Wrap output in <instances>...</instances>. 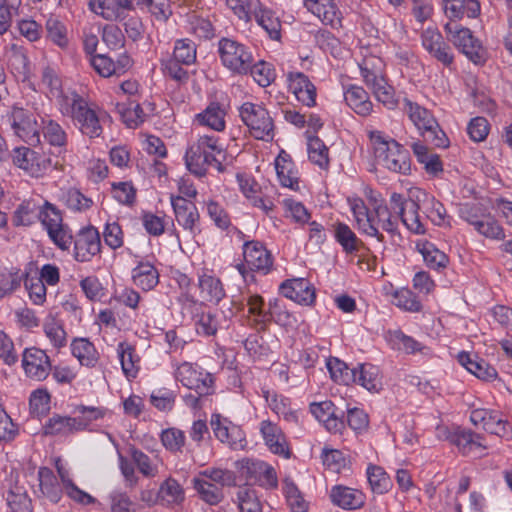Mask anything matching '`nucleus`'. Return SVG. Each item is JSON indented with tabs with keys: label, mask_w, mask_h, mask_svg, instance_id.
<instances>
[{
	"label": "nucleus",
	"mask_w": 512,
	"mask_h": 512,
	"mask_svg": "<svg viewBox=\"0 0 512 512\" xmlns=\"http://www.w3.org/2000/svg\"><path fill=\"white\" fill-rule=\"evenodd\" d=\"M225 152L218 138L209 135L200 136L186 151L185 163L188 170L198 177L204 176L209 168L224 171Z\"/></svg>",
	"instance_id": "f257e3e1"
},
{
	"label": "nucleus",
	"mask_w": 512,
	"mask_h": 512,
	"mask_svg": "<svg viewBox=\"0 0 512 512\" xmlns=\"http://www.w3.org/2000/svg\"><path fill=\"white\" fill-rule=\"evenodd\" d=\"M368 137L374 156L381 165L395 173L410 172V155L401 144L377 130L368 131Z\"/></svg>",
	"instance_id": "f03ea898"
},
{
	"label": "nucleus",
	"mask_w": 512,
	"mask_h": 512,
	"mask_svg": "<svg viewBox=\"0 0 512 512\" xmlns=\"http://www.w3.org/2000/svg\"><path fill=\"white\" fill-rule=\"evenodd\" d=\"M61 111L63 115L71 117L74 125L83 135L97 138L102 134L103 128L100 123L102 110L83 97L74 94L70 101H66Z\"/></svg>",
	"instance_id": "7ed1b4c3"
},
{
	"label": "nucleus",
	"mask_w": 512,
	"mask_h": 512,
	"mask_svg": "<svg viewBox=\"0 0 512 512\" xmlns=\"http://www.w3.org/2000/svg\"><path fill=\"white\" fill-rule=\"evenodd\" d=\"M361 75L365 84L372 90L376 99L388 109H394L397 105L395 92L387 83L384 76V62L380 57L370 55L360 64Z\"/></svg>",
	"instance_id": "20e7f679"
},
{
	"label": "nucleus",
	"mask_w": 512,
	"mask_h": 512,
	"mask_svg": "<svg viewBox=\"0 0 512 512\" xmlns=\"http://www.w3.org/2000/svg\"><path fill=\"white\" fill-rule=\"evenodd\" d=\"M403 111L420 131L425 141L438 148H447L449 139L432 113L408 98L403 100Z\"/></svg>",
	"instance_id": "39448f33"
},
{
	"label": "nucleus",
	"mask_w": 512,
	"mask_h": 512,
	"mask_svg": "<svg viewBox=\"0 0 512 512\" xmlns=\"http://www.w3.org/2000/svg\"><path fill=\"white\" fill-rule=\"evenodd\" d=\"M239 116L255 139L264 141L273 139L274 122L265 107L245 102L239 108Z\"/></svg>",
	"instance_id": "423d86ee"
},
{
	"label": "nucleus",
	"mask_w": 512,
	"mask_h": 512,
	"mask_svg": "<svg viewBox=\"0 0 512 512\" xmlns=\"http://www.w3.org/2000/svg\"><path fill=\"white\" fill-rule=\"evenodd\" d=\"M38 219L52 242L61 250H69L73 236L69 227L63 223L62 214L55 205L46 201L39 208Z\"/></svg>",
	"instance_id": "0eeeda50"
},
{
	"label": "nucleus",
	"mask_w": 512,
	"mask_h": 512,
	"mask_svg": "<svg viewBox=\"0 0 512 512\" xmlns=\"http://www.w3.org/2000/svg\"><path fill=\"white\" fill-rule=\"evenodd\" d=\"M218 53L222 64L235 74H248L254 62L250 49L230 38H222L218 42Z\"/></svg>",
	"instance_id": "6e6552de"
},
{
	"label": "nucleus",
	"mask_w": 512,
	"mask_h": 512,
	"mask_svg": "<svg viewBox=\"0 0 512 512\" xmlns=\"http://www.w3.org/2000/svg\"><path fill=\"white\" fill-rule=\"evenodd\" d=\"M444 30L447 39L472 62L478 64L485 60V49L470 29L455 21H449L445 24Z\"/></svg>",
	"instance_id": "1a4fd4ad"
},
{
	"label": "nucleus",
	"mask_w": 512,
	"mask_h": 512,
	"mask_svg": "<svg viewBox=\"0 0 512 512\" xmlns=\"http://www.w3.org/2000/svg\"><path fill=\"white\" fill-rule=\"evenodd\" d=\"M183 309H189L193 313L196 333L200 336H215L221 327L222 317L217 310L203 309V302L198 303L192 296H182Z\"/></svg>",
	"instance_id": "9d476101"
},
{
	"label": "nucleus",
	"mask_w": 512,
	"mask_h": 512,
	"mask_svg": "<svg viewBox=\"0 0 512 512\" xmlns=\"http://www.w3.org/2000/svg\"><path fill=\"white\" fill-rule=\"evenodd\" d=\"M175 378L186 388L194 390L199 396L213 393L212 374L196 364L189 362L180 364L175 371Z\"/></svg>",
	"instance_id": "9b49d317"
},
{
	"label": "nucleus",
	"mask_w": 512,
	"mask_h": 512,
	"mask_svg": "<svg viewBox=\"0 0 512 512\" xmlns=\"http://www.w3.org/2000/svg\"><path fill=\"white\" fill-rule=\"evenodd\" d=\"M244 264L238 267L239 271L248 267L251 271L267 275L273 270L274 258L264 243L251 240L243 244Z\"/></svg>",
	"instance_id": "f8f14e48"
},
{
	"label": "nucleus",
	"mask_w": 512,
	"mask_h": 512,
	"mask_svg": "<svg viewBox=\"0 0 512 512\" xmlns=\"http://www.w3.org/2000/svg\"><path fill=\"white\" fill-rule=\"evenodd\" d=\"M8 123L14 134L24 142L33 146L40 143L37 121L31 112L13 107L8 115Z\"/></svg>",
	"instance_id": "ddd939ff"
},
{
	"label": "nucleus",
	"mask_w": 512,
	"mask_h": 512,
	"mask_svg": "<svg viewBox=\"0 0 512 512\" xmlns=\"http://www.w3.org/2000/svg\"><path fill=\"white\" fill-rule=\"evenodd\" d=\"M22 367L25 375L35 381L45 380L51 371L49 356L44 350L36 347L23 351Z\"/></svg>",
	"instance_id": "4468645a"
},
{
	"label": "nucleus",
	"mask_w": 512,
	"mask_h": 512,
	"mask_svg": "<svg viewBox=\"0 0 512 512\" xmlns=\"http://www.w3.org/2000/svg\"><path fill=\"white\" fill-rule=\"evenodd\" d=\"M72 243H74V257L79 262L90 261L101 251L100 234L93 226L81 228Z\"/></svg>",
	"instance_id": "2eb2a0df"
},
{
	"label": "nucleus",
	"mask_w": 512,
	"mask_h": 512,
	"mask_svg": "<svg viewBox=\"0 0 512 512\" xmlns=\"http://www.w3.org/2000/svg\"><path fill=\"white\" fill-rule=\"evenodd\" d=\"M170 200L177 223L193 236L200 233V215L196 205L182 196L171 195Z\"/></svg>",
	"instance_id": "dca6fc26"
},
{
	"label": "nucleus",
	"mask_w": 512,
	"mask_h": 512,
	"mask_svg": "<svg viewBox=\"0 0 512 512\" xmlns=\"http://www.w3.org/2000/svg\"><path fill=\"white\" fill-rule=\"evenodd\" d=\"M211 427L215 437L231 449L239 450L245 447L246 440L242 430L227 419L221 418L219 414L212 415Z\"/></svg>",
	"instance_id": "f3484780"
},
{
	"label": "nucleus",
	"mask_w": 512,
	"mask_h": 512,
	"mask_svg": "<svg viewBox=\"0 0 512 512\" xmlns=\"http://www.w3.org/2000/svg\"><path fill=\"white\" fill-rule=\"evenodd\" d=\"M348 202L357 228L368 236L376 237L382 241L383 235L379 232L374 208L369 210L361 198H349Z\"/></svg>",
	"instance_id": "a211bd4d"
},
{
	"label": "nucleus",
	"mask_w": 512,
	"mask_h": 512,
	"mask_svg": "<svg viewBox=\"0 0 512 512\" xmlns=\"http://www.w3.org/2000/svg\"><path fill=\"white\" fill-rule=\"evenodd\" d=\"M13 163L33 177L42 176L51 166L46 159L28 147H17L13 151Z\"/></svg>",
	"instance_id": "6ab92c4d"
},
{
	"label": "nucleus",
	"mask_w": 512,
	"mask_h": 512,
	"mask_svg": "<svg viewBox=\"0 0 512 512\" xmlns=\"http://www.w3.org/2000/svg\"><path fill=\"white\" fill-rule=\"evenodd\" d=\"M260 433L268 449L275 455L290 458L291 450L282 429L270 420L260 423Z\"/></svg>",
	"instance_id": "aec40b11"
},
{
	"label": "nucleus",
	"mask_w": 512,
	"mask_h": 512,
	"mask_svg": "<svg viewBox=\"0 0 512 512\" xmlns=\"http://www.w3.org/2000/svg\"><path fill=\"white\" fill-rule=\"evenodd\" d=\"M288 89L294 94L297 101L307 107L316 105V87L302 72L287 73Z\"/></svg>",
	"instance_id": "412c9836"
},
{
	"label": "nucleus",
	"mask_w": 512,
	"mask_h": 512,
	"mask_svg": "<svg viewBox=\"0 0 512 512\" xmlns=\"http://www.w3.org/2000/svg\"><path fill=\"white\" fill-rule=\"evenodd\" d=\"M88 7L107 21L123 19L126 11L134 9L132 0H89Z\"/></svg>",
	"instance_id": "4be33fe9"
},
{
	"label": "nucleus",
	"mask_w": 512,
	"mask_h": 512,
	"mask_svg": "<svg viewBox=\"0 0 512 512\" xmlns=\"http://www.w3.org/2000/svg\"><path fill=\"white\" fill-rule=\"evenodd\" d=\"M283 296L299 304L311 305L315 300V289L305 278L286 280L280 286Z\"/></svg>",
	"instance_id": "5701e85b"
},
{
	"label": "nucleus",
	"mask_w": 512,
	"mask_h": 512,
	"mask_svg": "<svg viewBox=\"0 0 512 512\" xmlns=\"http://www.w3.org/2000/svg\"><path fill=\"white\" fill-rule=\"evenodd\" d=\"M243 469L246 471L247 478L258 482L261 486L267 488L277 487V475L275 469L264 461L246 460Z\"/></svg>",
	"instance_id": "b1692460"
},
{
	"label": "nucleus",
	"mask_w": 512,
	"mask_h": 512,
	"mask_svg": "<svg viewBox=\"0 0 512 512\" xmlns=\"http://www.w3.org/2000/svg\"><path fill=\"white\" fill-rule=\"evenodd\" d=\"M159 271L153 263L147 260H139L131 271V279L135 286L148 292L159 283Z\"/></svg>",
	"instance_id": "393cba45"
},
{
	"label": "nucleus",
	"mask_w": 512,
	"mask_h": 512,
	"mask_svg": "<svg viewBox=\"0 0 512 512\" xmlns=\"http://www.w3.org/2000/svg\"><path fill=\"white\" fill-rule=\"evenodd\" d=\"M84 422L75 417L54 414L43 425V434L46 436H64L83 430Z\"/></svg>",
	"instance_id": "a878e982"
},
{
	"label": "nucleus",
	"mask_w": 512,
	"mask_h": 512,
	"mask_svg": "<svg viewBox=\"0 0 512 512\" xmlns=\"http://www.w3.org/2000/svg\"><path fill=\"white\" fill-rule=\"evenodd\" d=\"M305 6L324 24L333 28L342 26L340 12L333 0H305Z\"/></svg>",
	"instance_id": "bb28decb"
},
{
	"label": "nucleus",
	"mask_w": 512,
	"mask_h": 512,
	"mask_svg": "<svg viewBox=\"0 0 512 512\" xmlns=\"http://www.w3.org/2000/svg\"><path fill=\"white\" fill-rule=\"evenodd\" d=\"M458 362L479 379L492 381L497 378L496 369L475 354L460 352Z\"/></svg>",
	"instance_id": "cd10ccee"
},
{
	"label": "nucleus",
	"mask_w": 512,
	"mask_h": 512,
	"mask_svg": "<svg viewBox=\"0 0 512 512\" xmlns=\"http://www.w3.org/2000/svg\"><path fill=\"white\" fill-rule=\"evenodd\" d=\"M330 498L333 504L347 510L361 508L364 505V494L356 489L337 485L331 489Z\"/></svg>",
	"instance_id": "c85d7f7f"
},
{
	"label": "nucleus",
	"mask_w": 512,
	"mask_h": 512,
	"mask_svg": "<svg viewBox=\"0 0 512 512\" xmlns=\"http://www.w3.org/2000/svg\"><path fill=\"white\" fill-rule=\"evenodd\" d=\"M252 16L272 40H279L281 37V21L275 12L257 1Z\"/></svg>",
	"instance_id": "c756f323"
},
{
	"label": "nucleus",
	"mask_w": 512,
	"mask_h": 512,
	"mask_svg": "<svg viewBox=\"0 0 512 512\" xmlns=\"http://www.w3.org/2000/svg\"><path fill=\"white\" fill-rule=\"evenodd\" d=\"M352 381L370 392H379L382 388L379 368L372 364H359L353 368Z\"/></svg>",
	"instance_id": "7c9ffc66"
},
{
	"label": "nucleus",
	"mask_w": 512,
	"mask_h": 512,
	"mask_svg": "<svg viewBox=\"0 0 512 512\" xmlns=\"http://www.w3.org/2000/svg\"><path fill=\"white\" fill-rule=\"evenodd\" d=\"M275 169L278 179L283 187L294 191L299 189L298 172L288 154L282 151L275 160Z\"/></svg>",
	"instance_id": "2f4dec72"
},
{
	"label": "nucleus",
	"mask_w": 512,
	"mask_h": 512,
	"mask_svg": "<svg viewBox=\"0 0 512 512\" xmlns=\"http://www.w3.org/2000/svg\"><path fill=\"white\" fill-rule=\"evenodd\" d=\"M347 105L358 115L368 116L372 112L373 104L364 88L350 85L344 92Z\"/></svg>",
	"instance_id": "473e14b6"
},
{
	"label": "nucleus",
	"mask_w": 512,
	"mask_h": 512,
	"mask_svg": "<svg viewBox=\"0 0 512 512\" xmlns=\"http://www.w3.org/2000/svg\"><path fill=\"white\" fill-rule=\"evenodd\" d=\"M410 147L417 161L423 165L425 171L430 175H438L443 171V164L439 155L432 152L426 145L419 140L413 141Z\"/></svg>",
	"instance_id": "72a5a7b5"
},
{
	"label": "nucleus",
	"mask_w": 512,
	"mask_h": 512,
	"mask_svg": "<svg viewBox=\"0 0 512 512\" xmlns=\"http://www.w3.org/2000/svg\"><path fill=\"white\" fill-rule=\"evenodd\" d=\"M198 288L202 301L219 303L225 297L221 280L210 274H202L198 279Z\"/></svg>",
	"instance_id": "f704fd0d"
},
{
	"label": "nucleus",
	"mask_w": 512,
	"mask_h": 512,
	"mask_svg": "<svg viewBox=\"0 0 512 512\" xmlns=\"http://www.w3.org/2000/svg\"><path fill=\"white\" fill-rule=\"evenodd\" d=\"M117 355L124 375L134 379L140 370V357L134 346L128 342H120L117 346Z\"/></svg>",
	"instance_id": "c9c22d12"
},
{
	"label": "nucleus",
	"mask_w": 512,
	"mask_h": 512,
	"mask_svg": "<svg viewBox=\"0 0 512 512\" xmlns=\"http://www.w3.org/2000/svg\"><path fill=\"white\" fill-rule=\"evenodd\" d=\"M39 487L42 494L53 503H58L62 496V488L54 472L48 467L38 470Z\"/></svg>",
	"instance_id": "e433bc0d"
},
{
	"label": "nucleus",
	"mask_w": 512,
	"mask_h": 512,
	"mask_svg": "<svg viewBox=\"0 0 512 512\" xmlns=\"http://www.w3.org/2000/svg\"><path fill=\"white\" fill-rule=\"evenodd\" d=\"M248 316L255 326L264 328L272 318V302L269 303V309H264V299L257 294H251L247 297Z\"/></svg>",
	"instance_id": "4c0bfd02"
},
{
	"label": "nucleus",
	"mask_w": 512,
	"mask_h": 512,
	"mask_svg": "<svg viewBox=\"0 0 512 512\" xmlns=\"http://www.w3.org/2000/svg\"><path fill=\"white\" fill-rule=\"evenodd\" d=\"M263 396L268 406L274 413H276L278 416H282L283 419L288 423H298V415L295 411L291 410L290 401L288 398L276 393H270L268 390L263 391Z\"/></svg>",
	"instance_id": "58836bf2"
},
{
	"label": "nucleus",
	"mask_w": 512,
	"mask_h": 512,
	"mask_svg": "<svg viewBox=\"0 0 512 512\" xmlns=\"http://www.w3.org/2000/svg\"><path fill=\"white\" fill-rule=\"evenodd\" d=\"M71 350L74 357L78 359L81 365L86 367H95L99 361V353L94 344L86 338L75 339L71 344Z\"/></svg>",
	"instance_id": "ea45409f"
},
{
	"label": "nucleus",
	"mask_w": 512,
	"mask_h": 512,
	"mask_svg": "<svg viewBox=\"0 0 512 512\" xmlns=\"http://www.w3.org/2000/svg\"><path fill=\"white\" fill-rule=\"evenodd\" d=\"M417 250L422 255L425 264L434 270H441L449 263L448 256L440 251L433 243L428 241L418 242Z\"/></svg>",
	"instance_id": "a19ab883"
},
{
	"label": "nucleus",
	"mask_w": 512,
	"mask_h": 512,
	"mask_svg": "<svg viewBox=\"0 0 512 512\" xmlns=\"http://www.w3.org/2000/svg\"><path fill=\"white\" fill-rule=\"evenodd\" d=\"M225 110L218 103H211L203 112L196 115V121L201 126H207L215 131L225 129Z\"/></svg>",
	"instance_id": "79ce46f5"
},
{
	"label": "nucleus",
	"mask_w": 512,
	"mask_h": 512,
	"mask_svg": "<svg viewBox=\"0 0 512 512\" xmlns=\"http://www.w3.org/2000/svg\"><path fill=\"white\" fill-rule=\"evenodd\" d=\"M193 486L200 498L209 505H217L224 499L223 489L200 475L193 479Z\"/></svg>",
	"instance_id": "37998d69"
},
{
	"label": "nucleus",
	"mask_w": 512,
	"mask_h": 512,
	"mask_svg": "<svg viewBox=\"0 0 512 512\" xmlns=\"http://www.w3.org/2000/svg\"><path fill=\"white\" fill-rule=\"evenodd\" d=\"M420 206L418 202L408 199L406 205L401 208L399 217L406 228L415 234H424L425 227L419 215Z\"/></svg>",
	"instance_id": "c03bdc74"
},
{
	"label": "nucleus",
	"mask_w": 512,
	"mask_h": 512,
	"mask_svg": "<svg viewBox=\"0 0 512 512\" xmlns=\"http://www.w3.org/2000/svg\"><path fill=\"white\" fill-rule=\"evenodd\" d=\"M333 232L336 241L346 253L351 254L359 250L362 242L347 224L343 222L335 223Z\"/></svg>",
	"instance_id": "a18cd8bd"
},
{
	"label": "nucleus",
	"mask_w": 512,
	"mask_h": 512,
	"mask_svg": "<svg viewBox=\"0 0 512 512\" xmlns=\"http://www.w3.org/2000/svg\"><path fill=\"white\" fill-rule=\"evenodd\" d=\"M448 439L464 455L469 454L475 448H485L480 442L481 436L472 431L458 429L451 433Z\"/></svg>",
	"instance_id": "49530a36"
},
{
	"label": "nucleus",
	"mask_w": 512,
	"mask_h": 512,
	"mask_svg": "<svg viewBox=\"0 0 512 512\" xmlns=\"http://www.w3.org/2000/svg\"><path fill=\"white\" fill-rule=\"evenodd\" d=\"M309 160L323 170L329 167V149L317 136H309L307 141Z\"/></svg>",
	"instance_id": "de8ad7c7"
},
{
	"label": "nucleus",
	"mask_w": 512,
	"mask_h": 512,
	"mask_svg": "<svg viewBox=\"0 0 512 512\" xmlns=\"http://www.w3.org/2000/svg\"><path fill=\"white\" fill-rule=\"evenodd\" d=\"M158 497L164 505L179 504L184 500V490L177 480L168 478L160 485Z\"/></svg>",
	"instance_id": "09e8293b"
},
{
	"label": "nucleus",
	"mask_w": 512,
	"mask_h": 512,
	"mask_svg": "<svg viewBox=\"0 0 512 512\" xmlns=\"http://www.w3.org/2000/svg\"><path fill=\"white\" fill-rule=\"evenodd\" d=\"M6 501L11 512H33L32 500L23 487H12L7 493Z\"/></svg>",
	"instance_id": "8fccbe9b"
},
{
	"label": "nucleus",
	"mask_w": 512,
	"mask_h": 512,
	"mask_svg": "<svg viewBox=\"0 0 512 512\" xmlns=\"http://www.w3.org/2000/svg\"><path fill=\"white\" fill-rule=\"evenodd\" d=\"M168 57L186 66H190L196 62V45L188 38L178 39L175 41L172 55Z\"/></svg>",
	"instance_id": "3c124183"
},
{
	"label": "nucleus",
	"mask_w": 512,
	"mask_h": 512,
	"mask_svg": "<svg viewBox=\"0 0 512 512\" xmlns=\"http://www.w3.org/2000/svg\"><path fill=\"white\" fill-rule=\"evenodd\" d=\"M137 5L146 8L158 21L166 22L172 15L170 0H137Z\"/></svg>",
	"instance_id": "603ef678"
},
{
	"label": "nucleus",
	"mask_w": 512,
	"mask_h": 512,
	"mask_svg": "<svg viewBox=\"0 0 512 512\" xmlns=\"http://www.w3.org/2000/svg\"><path fill=\"white\" fill-rule=\"evenodd\" d=\"M423 198V208L426 216L436 225H442L446 218L444 205L435 199L434 196L420 192Z\"/></svg>",
	"instance_id": "864d4df0"
},
{
	"label": "nucleus",
	"mask_w": 512,
	"mask_h": 512,
	"mask_svg": "<svg viewBox=\"0 0 512 512\" xmlns=\"http://www.w3.org/2000/svg\"><path fill=\"white\" fill-rule=\"evenodd\" d=\"M367 478L374 493L384 494L391 487V480L387 473L379 466H369L367 469Z\"/></svg>",
	"instance_id": "5fc2aeb1"
},
{
	"label": "nucleus",
	"mask_w": 512,
	"mask_h": 512,
	"mask_svg": "<svg viewBox=\"0 0 512 512\" xmlns=\"http://www.w3.org/2000/svg\"><path fill=\"white\" fill-rule=\"evenodd\" d=\"M43 135L47 142L56 147H64L67 143V134L59 123L54 120H43Z\"/></svg>",
	"instance_id": "6e6d98bb"
},
{
	"label": "nucleus",
	"mask_w": 512,
	"mask_h": 512,
	"mask_svg": "<svg viewBox=\"0 0 512 512\" xmlns=\"http://www.w3.org/2000/svg\"><path fill=\"white\" fill-rule=\"evenodd\" d=\"M240 512H262V506L256 491L250 487H240L237 491Z\"/></svg>",
	"instance_id": "4d7b16f0"
},
{
	"label": "nucleus",
	"mask_w": 512,
	"mask_h": 512,
	"mask_svg": "<svg viewBox=\"0 0 512 512\" xmlns=\"http://www.w3.org/2000/svg\"><path fill=\"white\" fill-rule=\"evenodd\" d=\"M474 229L482 236L495 240L505 238L504 230L497 220L490 214L486 213L483 219L474 227Z\"/></svg>",
	"instance_id": "13d9d810"
},
{
	"label": "nucleus",
	"mask_w": 512,
	"mask_h": 512,
	"mask_svg": "<svg viewBox=\"0 0 512 512\" xmlns=\"http://www.w3.org/2000/svg\"><path fill=\"white\" fill-rule=\"evenodd\" d=\"M22 0H0V34L6 32L19 15Z\"/></svg>",
	"instance_id": "bf43d9fd"
},
{
	"label": "nucleus",
	"mask_w": 512,
	"mask_h": 512,
	"mask_svg": "<svg viewBox=\"0 0 512 512\" xmlns=\"http://www.w3.org/2000/svg\"><path fill=\"white\" fill-rule=\"evenodd\" d=\"M45 27L48 39L61 48L67 46V29L62 21L51 16L47 19Z\"/></svg>",
	"instance_id": "052dcab7"
},
{
	"label": "nucleus",
	"mask_w": 512,
	"mask_h": 512,
	"mask_svg": "<svg viewBox=\"0 0 512 512\" xmlns=\"http://www.w3.org/2000/svg\"><path fill=\"white\" fill-rule=\"evenodd\" d=\"M23 278L24 274L19 270L0 271V299L16 291L20 287Z\"/></svg>",
	"instance_id": "680f3d73"
},
{
	"label": "nucleus",
	"mask_w": 512,
	"mask_h": 512,
	"mask_svg": "<svg viewBox=\"0 0 512 512\" xmlns=\"http://www.w3.org/2000/svg\"><path fill=\"white\" fill-rule=\"evenodd\" d=\"M283 491L292 512H307V503L303 499L297 486L291 480H284Z\"/></svg>",
	"instance_id": "e2e57ef3"
},
{
	"label": "nucleus",
	"mask_w": 512,
	"mask_h": 512,
	"mask_svg": "<svg viewBox=\"0 0 512 512\" xmlns=\"http://www.w3.org/2000/svg\"><path fill=\"white\" fill-rule=\"evenodd\" d=\"M35 203L25 201L18 206L14 212L13 222L15 226H29L38 218V211Z\"/></svg>",
	"instance_id": "0e129e2a"
},
{
	"label": "nucleus",
	"mask_w": 512,
	"mask_h": 512,
	"mask_svg": "<svg viewBox=\"0 0 512 512\" xmlns=\"http://www.w3.org/2000/svg\"><path fill=\"white\" fill-rule=\"evenodd\" d=\"M387 340L393 348L407 353H414L420 350V344L400 330L388 331Z\"/></svg>",
	"instance_id": "69168bd1"
},
{
	"label": "nucleus",
	"mask_w": 512,
	"mask_h": 512,
	"mask_svg": "<svg viewBox=\"0 0 512 512\" xmlns=\"http://www.w3.org/2000/svg\"><path fill=\"white\" fill-rule=\"evenodd\" d=\"M248 73L261 87L269 86L276 77L272 65L264 61L253 62Z\"/></svg>",
	"instance_id": "338daca9"
},
{
	"label": "nucleus",
	"mask_w": 512,
	"mask_h": 512,
	"mask_svg": "<svg viewBox=\"0 0 512 512\" xmlns=\"http://www.w3.org/2000/svg\"><path fill=\"white\" fill-rule=\"evenodd\" d=\"M393 303L406 311L419 312L422 308L421 302L410 289H400L393 295Z\"/></svg>",
	"instance_id": "774afa93"
}]
</instances>
